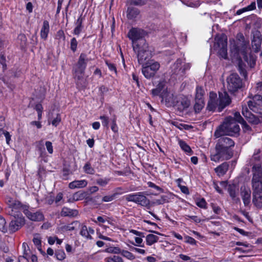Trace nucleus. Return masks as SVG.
<instances>
[{"label":"nucleus","instance_id":"29","mask_svg":"<svg viewBox=\"0 0 262 262\" xmlns=\"http://www.w3.org/2000/svg\"><path fill=\"white\" fill-rule=\"evenodd\" d=\"M21 223L17 220H12L9 224V230L12 232H14L21 227Z\"/></svg>","mask_w":262,"mask_h":262},{"label":"nucleus","instance_id":"30","mask_svg":"<svg viewBox=\"0 0 262 262\" xmlns=\"http://www.w3.org/2000/svg\"><path fill=\"white\" fill-rule=\"evenodd\" d=\"M180 103L178 108L180 111H183L185 108H188L190 105V101L186 97L182 98L181 101L178 102Z\"/></svg>","mask_w":262,"mask_h":262},{"label":"nucleus","instance_id":"27","mask_svg":"<svg viewBox=\"0 0 262 262\" xmlns=\"http://www.w3.org/2000/svg\"><path fill=\"white\" fill-rule=\"evenodd\" d=\"M165 86L164 81H160L157 85L156 88L151 90V94L153 96L159 95L161 96V91L163 90Z\"/></svg>","mask_w":262,"mask_h":262},{"label":"nucleus","instance_id":"3","mask_svg":"<svg viewBox=\"0 0 262 262\" xmlns=\"http://www.w3.org/2000/svg\"><path fill=\"white\" fill-rule=\"evenodd\" d=\"M233 156V149L224 148L215 145V152L211 154L210 159L212 161L218 162L220 161L228 160L231 159Z\"/></svg>","mask_w":262,"mask_h":262},{"label":"nucleus","instance_id":"42","mask_svg":"<svg viewBox=\"0 0 262 262\" xmlns=\"http://www.w3.org/2000/svg\"><path fill=\"white\" fill-rule=\"evenodd\" d=\"M104 251L109 253L119 254L121 253V249L117 247H109Z\"/></svg>","mask_w":262,"mask_h":262},{"label":"nucleus","instance_id":"16","mask_svg":"<svg viewBox=\"0 0 262 262\" xmlns=\"http://www.w3.org/2000/svg\"><path fill=\"white\" fill-rule=\"evenodd\" d=\"M161 97L162 100H165L166 104L168 106H171L174 105L175 100L173 98V94L163 90L162 93L161 94Z\"/></svg>","mask_w":262,"mask_h":262},{"label":"nucleus","instance_id":"19","mask_svg":"<svg viewBox=\"0 0 262 262\" xmlns=\"http://www.w3.org/2000/svg\"><path fill=\"white\" fill-rule=\"evenodd\" d=\"M94 233V230L91 227L89 228L85 225H82L80 231V234L86 239H92V234Z\"/></svg>","mask_w":262,"mask_h":262},{"label":"nucleus","instance_id":"25","mask_svg":"<svg viewBox=\"0 0 262 262\" xmlns=\"http://www.w3.org/2000/svg\"><path fill=\"white\" fill-rule=\"evenodd\" d=\"M229 164L227 162H224L216 168H215V171L219 176L224 175L228 170Z\"/></svg>","mask_w":262,"mask_h":262},{"label":"nucleus","instance_id":"61","mask_svg":"<svg viewBox=\"0 0 262 262\" xmlns=\"http://www.w3.org/2000/svg\"><path fill=\"white\" fill-rule=\"evenodd\" d=\"M116 195L117 193H114L113 194L111 195L104 196L102 198V201L105 202H111L115 199Z\"/></svg>","mask_w":262,"mask_h":262},{"label":"nucleus","instance_id":"38","mask_svg":"<svg viewBox=\"0 0 262 262\" xmlns=\"http://www.w3.org/2000/svg\"><path fill=\"white\" fill-rule=\"evenodd\" d=\"M171 124L181 130L183 129L188 130L191 128V126L189 125L182 124L178 121H172Z\"/></svg>","mask_w":262,"mask_h":262},{"label":"nucleus","instance_id":"1","mask_svg":"<svg viewBox=\"0 0 262 262\" xmlns=\"http://www.w3.org/2000/svg\"><path fill=\"white\" fill-rule=\"evenodd\" d=\"M239 130V125L232 117L229 116L225 119L223 123L215 130L214 136L216 138L225 135L232 136L238 134Z\"/></svg>","mask_w":262,"mask_h":262},{"label":"nucleus","instance_id":"63","mask_svg":"<svg viewBox=\"0 0 262 262\" xmlns=\"http://www.w3.org/2000/svg\"><path fill=\"white\" fill-rule=\"evenodd\" d=\"M45 144L48 152L50 154H52L53 152L52 143L50 141H46Z\"/></svg>","mask_w":262,"mask_h":262},{"label":"nucleus","instance_id":"31","mask_svg":"<svg viewBox=\"0 0 262 262\" xmlns=\"http://www.w3.org/2000/svg\"><path fill=\"white\" fill-rule=\"evenodd\" d=\"M158 239L159 237L157 236L152 234H148L146 237V244L147 245L151 246L157 242Z\"/></svg>","mask_w":262,"mask_h":262},{"label":"nucleus","instance_id":"36","mask_svg":"<svg viewBox=\"0 0 262 262\" xmlns=\"http://www.w3.org/2000/svg\"><path fill=\"white\" fill-rule=\"evenodd\" d=\"M33 242L34 244L36 246L37 249L42 252L41 250V240L40 235L38 234L34 235Z\"/></svg>","mask_w":262,"mask_h":262},{"label":"nucleus","instance_id":"48","mask_svg":"<svg viewBox=\"0 0 262 262\" xmlns=\"http://www.w3.org/2000/svg\"><path fill=\"white\" fill-rule=\"evenodd\" d=\"M121 255L123 256L124 257L132 260L134 259L135 257V256L130 252L126 251V250H121Z\"/></svg>","mask_w":262,"mask_h":262},{"label":"nucleus","instance_id":"51","mask_svg":"<svg viewBox=\"0 0 262 262\" xmlns=\"http://www.w3.org/2000/svg\"><path fill=\"white\" fill-rule=\"evenodd\" d=\"M85 197L84 193L77 192L73 195V200L75 201H79L83 199Z\"/></svg>","mask_w":262,"mask_h":262},{"label":"nucleus","instance_id":"44","mask_svg":"<svg viewBox=\"0 0 262 262\" xmlns=\"http://www.w3.org/2000/svg\"><path fill=\"white\" fill-rule=\"evenodd\" d=\"M106 262H123L122 258L117 255H114L113 257H108L105 258Z\"/></svg>","mask_w":262,"mask_h":262},{"label":"nucleus","instance_id":"46","mask_svg":"<svg viewBox=\"0 0 262 262\" xmlns=\"http://www.w3.org/2000/svg\"><path fill=\"white\" fill-rule=\"evenodd\" d=\"M6 224V222L5 219L0 215V230L4 233H6L7 231Z\"/></svg>","mask_w":262,"mask_h":262},{"label":"nucleus","instance_id":"62","mask_svg":"<svg viewBox=\"0 0 262 262\" xmlns=\"http://www.w3.org/2000/svg\"><path fill=\"white\" fill-rule=\"evenodd\" d=\"M185 219L186 220H189V219L192 220L195 223H199L201 222V220L197 216L195 215H186Z\"/></svg>","mask_w":262,"mask_h":262},{"label":"nucleus","instance_id":"7","mask_svg":"<svg viewBox=\"0 0 262 262\" xmlns=\"http://www.w3.org/2000/svg\"><path fill=\"white\" fill-rule=\"evenodd\" d=\"M214 45V49H218V54L223 58H227V37L224 34H222L215 38Z\"/></svg>","mask_w":262,"mask_h":262},{"label":"nucleus","instance_id":"52","mask_svg":"<svg viewBox=\"0 0 262 262\" xmlns=\"http://www.w3.org/2000/svg\"><path fill=\"white\" fill-rule=\"evenodd\" d=\"M110 179L108 178H104V179H98L96 180V183L97 184L101 186H106L109 182Z\"/></svg>","mask_w":262,"mask_h":262},{"label":"nucleus","instance_id":"37","mask_svg":"<svg viewBox=\"0 0 262 262\" xmlns=\"http://www.w3.org/2000/svg\"><path fill=\"white\" fill-rule=\"evenodd\" d=\"M169 201V198L166 195H162L159 199H156L153 202L152 204L154 205H161L165 203L168 202Z\"/></svg>","mask_w":262,"mask_h":262},{"label":"nucleus","instance_id":"33","mask_svg":"<svg viewBox=\"0 0 262 262\" xmlns=\"http://www.w3.org/2000/svg\"><path fill=\"white\" fill-rule=\"evenodd\" d=\"M205 105L204 100L201 99L195 100V104L194 105V110L195 113H199L204 107Z\"/></svg>","mask_w":262,"mask_h":262},{"label":"nucleus","instance_id":"41","mask_svg":"<svg viewBox=\"0 0 262 262\" xmlns=\"http://www.w3.org/2000/svg\"><path fill=\"white\" fill-rule=\"evenodd\" d=\"M131 5L137 6H142L146 5L148 0H129Z\"/></svg>","mask_w":262,"mask_h":262},{"label":"nucleus","instance_id":"28","mask_svg":"<svg viewBox=\"0 0 262 262\" xmlns=\"http://www.w3.org/2000/svg\"><path fill=\"white\" fill-rule=\"evenodd\" d=\"M23 247L24 249V254L22 256H19L18 261L19 262H27L29 257V252H28V250H27L26 248H29V247L27 244L23 243Z\"/></svg>","mask_w":262,"mask_h":262},{"label":"nucleus","instance_id":"15","mask_svg":"<svg viewBox=\"0 0 262 262\" xmlns=\"http://www.w3.org/2000/svg\"><path fill=\"white\" fill-rule=\"evenodd\" d=\"M238 190L237 187L234 184L229 185L228 187V192L232 200L236 203L240 202V199L238 197Z\"/></svg>","mask_w":262,"mask_h":262},{"label":"nucleus","instance_id":"49","mask_svg":"<svg viewBox=\"0 0 262 262\" xmlns=\"http://www.w3.org/2000/svg\"><path fill=\"white\" fill-rule=\"evenodd\" d=\"M55 256L57 259L62 260L66 257L64 252L61 250H58L55 252Z\"/></svg>","mask_w":262,"mask_h":262},{"label":"nucleus","instance_id":"9","mask_svg":"<svg viewBox=\"0 0 262 262\" xmlns=\"http://www.w3.org/2000/svg\"><path fill=\"white\" fill-rule=\"evenodd\" d=\"M142 73L145 78L150 79L153 77L160 68V64L157 61H152L148 64L142 66Z\"/></svg>","mask_w":262,"mask_h":262},{"label":"nucleus","instance_id":"58","mask_svg":"<svg viewBox=\"0 0 262 262\" xmlns=\"http://www.w3.org/2000/svg\"><path fill=\"white\" fill-rule=\"evenodd\" d=\"M116 116L114 115L113 118L112 120L111 126V129L114 133H117L118 132V127L116 124Z\"/></svg>","mask_w":262,"mask_h":262},{"label":"nucleus","instance_id":"13","mask_svg":"<svg viewBox=\"0 0 262 262\" xmlns=\"http://www.w3.org/2000/svg\"><path fill=\"white\" fill-rule=\"evenodd\" d=\"M234 142L231 138L227 137H220L215 145L224 148L232 149V147H234Z\"/></svg>","mask_w":262,"mask_h":262},{"label":"nucleus","instance_id":"59","mask_svg":"<svg viewBox=\"0 0 262 262\" xmlns=\"http://www.w3.org/2000/svg\"><path fill=\"white\" fill-rule=\"evenodd\" d=\"M105 63L111 71L114 72L116 74H117L116 67L114 63L109 62L108 60H105Z\"/></svg>","mask_w":262,"mask_h":262},{"label":"nucleus","instance_id":"23","mask_svg":"<svg viewBox=\"0 0 262 262\" xmlns=\"http://www.w3.org/2000/svg\"><path fill=\"white\" fill-rule=\"evenodd\" d=\"M49 30L50 26L49 22L45 20L43 22V25L40 30V37L45 40L47 39Z\"/></svg>","mask_w":262,"mask_h":262},{"label":"nucleus","instance_id":"10","mask_svg":"<svg viewBox=\"0 0 262 262\" xmlns=\"http://www.w3.org/2000/svg\"><path fill=\"white\" fill-rule=\"evenodd\" d=\"M5 202L11 209V212L10 213V214L13 216L15 215V214L13 213L14 210H15L16 212H17V210H19L23 211V207H27V206L23 205L19 201L14 200L9 196H6Z\"/></svg>","mask_w":262,"mask_h":262},{"label":"nucleus","instance_id":"35","mask_svg":"<svg viewBox=\"0 0 262 262\" xmlns=\"http://www.w3.org/2000/svg\"><path fill=\"white\" fill-rule=\"evenodd\" d=\"M261 43V39L260 38L254 37L251 43L252 48L255 51H258L260 49Z\"/></svg>","mask_w":262,"mask_h":262},{"label":"nucleus","instance_id":"54","mask_svg":"<svg viewBox=\"0 0 262 262\" xmlns=\"http://www.w3.org/2000/svg\"><path fill=\"white\" fill-rule=\"evenodd\" d=\"M242 114L243 116L247 119L250 118L253 115L251 112L249 111L246 106H245V107L243 106Z\"/></svg>","mask_w":262,"mask_h":262},{"label":"nucleus","instance_id":"12","mask_svg":"<svg viewBox=\"0 0 262 262\" xmlns=\"http://www.w3.org/2000/svg\"><path fill=\"white\" fill-rule=\"evenodd\" d=\"M23 212L30 220L35 222H39L42 221L44 219L43 214L39 212H32L28 209V207H23Z\"/></svg>","mask_w":262,"mask_h":262},{"label":"nucleus","instance_id":"22","mask_svg":"<svg viewBox=\"0 0 262 262\" xmlns=\"http://www.w3.org/2000/svg\"><path fill=\"white\" fill-rule=\"evenodd\" d=\"M88 184V182L85 180H75L69 184V187L70 189L82 188L85 187Z\"/></svg>","mask_w":262,"mask_h":262},{"label":"nucleus","instance_id":"26","mask_svg":"<svg viewBox=\"0 0 262 262\" xmlns=\"http://www.w3.org/2000/svg\"><path fill=\"white\" fill-rule=\"evenodd\" d=\"M182 63V60L180 59H178L174 62V63L172 65V66L171 68L172 74L181 75Z\"/></svg>","mask_w":262,"mask_h":262},{"label":"nucleus","instance_id":"40","mask_svg":"<svg viewBox=\"0 0 262 262\" xmlns=\"http://www.w3.org/2000/svg\"><path fill=\"white\" fill-rule=\"evenodd\" d=\"M179 145L183 150L186 152L190 153L192 150L190 146L182 140L179 141Z\"/></svg>","mask_w":262,"mask_h":262},{"label":"nucleus","instance_id":"55","mask_svg":"<svg viewBox=\"0 0 262 262\" xmlns=\"http://www.w3.org/2000/svg\"><path fill=\"white\" fill-rule=\"evenodd\" d=\"M100 119L102 120V124L103 126L106 127L107 128H108V123H109V119L108 117L103 115L101 116L100 117Z\"/></svg>","mask_w":262,"mask_h":262},{"label":"nucleus","instance_id":"47","mask_svg":"<svg viewBox=\"0 0 262 262\" xmlns=\"http://www.w3.org/2000/svg\"><path fill=\"white\" fill-rule=\"evenodd\" d=\"M252 100L254 101L255 104H257L258 106L262 105V96L260 95H255L253 98Z\"/></svg>","mask_w":262,"mask_h":262},{"label":"nucleus","instance_id":"56","mask_svg":"<svg viewBox=\"0 0 262 262\" xmlns=\"http://www.w3.org/2000/svg\"><path fill=\"white\" fill-rule=\"evenodd\" d=\"M78 222H74L71 225H66L62 227V230L65 231H72L75 229V227L73 226L74 224H78Z\"/></svg>","mask_w":262,"mask_h":262},{"label":"nucleus","instance_id":"5","mask_svg":"<svg viewBox=\"0 0 262 262\" xmlns=\"http://www.w3.org/2000/svg\"><path fill=\"white\" fill-rule=\"evenodd\" d=\"M125 200L147 208H150V200L146 196L145 192L129 194L125 196Z\"/></svg>","mask_w":262,"mask_h":262},{"label":"nucleus","instance_id":"24","mask_svg":"<svg viewBox=\"0 0 262 262\" xmlns=\"http://www.w3.org/2000/svg\"><path fill=\"white\" fill-rule=\"evenodd\" d=\"M78 212L77 210L71 209L68 207H64L61 211L60 214L62 216L74 217L78 215Z\"/></svg>","mask_w":262,"mask_h":262},{"label":"nucleus","instance_id":"45","mask_svg":"<svg viewBox=\"0 0 262 262\" xmlns=\"http://www.w3.org/2000/svg\"><path fill=\"white\" fill-rule=\"evenodd\" d=\"M233 118L234 119L236 123L238 122L242 124H246V122L244 121V119L241 116L239 112H235L234 114V117H233Z\"/></svg>","mask_w":262,"mask_h":262},{"label":"nucleus","instance_id":"64","mask_svg":"<svg viewBox=\"0 0 262 262\" xmlns=\"http://www.w3.org/2000/svg\"><path fill=\"white\" fill-rule=\"evenodd\" d=\"M185 242L187 243H189L191 245H195L196 241L192 238V237L189 236H186L185 237Z\"/></svg>","mask_w":262,"mask_h":262},{"label":"nucleus","instance_id":"2","mask_svg":"<svg viewBox=\"0 0 262 262\" xmlns=\"http://www.w3.org/2000/svg\"><path fill=\"white\" fill-rule=\"evenodd\" d=\"M140 44L142 45L139 46V48H138L136 52H138V62L140 64L144 66V64H148L149 62L152 61L150 60L152 54L151 52L148 49V45L145 39L141 40Z\"/></svg>","mask_w":262,"mask_h":262},{"label":"nucleus","instance_id":"32","mask_svg":"<svg viewBox=\"0 0 262 262\" xmlns=\"http://www.w3.org/2000/svg\"><path fill=\"white\" fill-rule=\"evenodd\" d=\"M245 67L246 65L243 62L242 60H239L238 63V70L240 74L246 79L247 78V74Z\"/></svg>","mask_w":262,"mask_h":262},{"label":"nucleus","instance_id":"17","mask_svg":"<svg viewBox=\"0 0 262 262\" xmlns=\"http://www.w3.org/2000/svg\"><path fill=\"white\" fill-rule=\"evenodd\" d=\"M140 11L137 8L129 7L127 9L126 17L128 19L134 20L140 15Z\"/></svg>","mask_w":262,"mask_h":262},{"label":"nucleus","instance_id":"53","mask_svg":"<svg viewBox=\"0 0 262 262\" xmlns=\"http://www.w3.org/2000/svg\"><path fill=\"white\" fill-rule=\"evenodd\" d=\"M196 205L202 208H206L207 203L204 198H201L199 200H197L196 202Z\"/></svg>","mask_w":262,"mask_h":262},{"label":"nucleus","instance_id":"8","mask_svg":"<svg viewBox=\"0 0 262 262\" xmlns=\"http://www.w3.org/2000/svg\"><path fill=\"white\" fill-rule=\"evenodd\" d=\"M227 88L229 91L234 93L242 87V80L236 73H233L227 78Z\"/></svg>","mask_w":262,"mask_h":262},{"label":"nucleus","instance_id":"43","mask_svg":"<svg viewBox=\"0 0 262 262\" xmlns=\"http://www.w3.org/2000/svg\"><path fill=\"white\" fill-rule=\"evenodd\" d=\"M218 101L209 100L207 104V109L210 111H214L218 107Z\"/></svg>","mask_w":262,"mask_h":262},{"label":"nucleus","instance_id":"21","mask_svg":"<svg viewBox=\"0 0 262 262\" xmlns=\"http://www.w3.org/2000/svg\"><path fill=\"white\" fill-rule=\"evenodd\" d=\"M251 183L253 192L262 191V178H252Z\"/></svg>","mask_w":262,"mask_h":262},{"label":"nucleus","instance_id":"20","mask_svg":"<svg viewBox=\"0 0 262 262\" xmlns=\"http://www.w3.org/2000/svg\"><path fill=\"white\" fill-rule=\"evenodd\" d=\"M252 202L257 208H262V191L253 192Z\"/></svg>","mask_w":262,"mask_h":262},{"label":"nucleus","instance_id":"14","mask_svg":"<svg viewBox=\"0 0 262 262\" xmlns=\"http://www.w3.org/2000/svg\"><path fill=\"white\" fill-rule=\"evenodd\" d=\"M240 191L244 204L245 206L248 205L251 201V191L250 189L245 186H242L240 188Z\"/></svg>","mask_w":262,"mask_h":262},{"label":"nucleus","instance_id":"57","mask_svg":"<svg viewBox=\"0 0 262 262\" xmlns=\"http://www.w3.org/2000/svg\"><path fill=\"white\" fill-rule=\"evenodd\" d=\"M248 105L249 107V108L252 110L254 112H256L257 111V106H258L257 104H255L254 103V101L252 100H249L248 102Z\"/></svg>","mask_w":262,"mask_h":262},{"label":"nucleus","instance_id":"34","mask_svg":"<svg viewBox=\"0 0 262 262\" xmlns=\"http://www.w3.org/2000/svg\"><path fill=\"white\" fill-rule=\"evenodd\" d=\"M195 100H204V96L205 94V91L203 89L201 86H197L195 90Z\"/></svg>","mask_w":262,"mask_h":262},{"label":"nucleus","instance_id":"11","mask_svg":"<svg viewBox=\"0 0 262 262\" xmlns=\"http://www.w3.org/2000/svg\"><path fill=\"white\" fill-rule=\"evenodd\" d=\"M231 102V99L226 92L224 91L223 92H219L218 100L219 111H222L225 107L230 104Z\"/></svg>","mask_w":262,"mask_h":262},{"label":"nucleus","instance_id":"39","mask_svg":"<svg viewBox=\"0 0 262 262\" xmlns=\"http://www.w3.org/2000/svg\"><path fill=\"white\" fill-rule=\"evenodd\" d=\"M84 171L88 174H93L95 171L90 162H86L83 166Z\"/></svg>","mask_w":262,"mask_h":262},{"label":"nucleus","instance_id":"4","mask_svg":"<svg viewBox=\"0 0 262 262\" xmlns=\"http://www.w3.org/2000/svg\"><path fill=\"white\" fill-rule=\"evenodd\" d=\"M145 35V31L141 29L133 28L131 29L128 34V37L132 41V46L135 52L139 48L140 44V41Z\"/></svg>","mask_w":262,"mask_h":262},{"label":"nucleus","instance_id":"18","mask_svg":"<svg viewBox=\"0 0 262 262\" xmlns=\"http://www.w3.org/2000/svg\"><path fill=\"white\" fill-rule=\"evenodd\" d=\"M252 178L261 179L262 178V167L261 164L259 162L254 163L252 168Z\"/></svg>","mask_w":262,"mask_h":262},{"label":"nucleus","instance_id":"6","mask_svg":"<svg viewBox=\"0 0 262 262\" xmlns=\"http://www.w3.org/2000/svg\"><path fill=\"white\" fill-rule=\"evenodd\" d=\"M89 60V59L86 54L83 53L80 54L76 67L74 70V76L75 79L79 80L82 78Z\"/></svg>","mask_w":262,"mask_h":262},{"label":"nucleus","instance_id":"50","mask_svg":"<svg viewBox=\"0 0 262 262\" xmlns=\"http://www.w3.org/2000/svg\"><path fill=\"white\" fill-rule=\"evenodd\" d=\"M77 45L78 42L76 39L75 37L72 38L70 41V48L73 52L76 51Z\"/></svg>","mask_w":262,"mask_h":262},{"label":"nucleus","instance_id":"60","mask_svg":"<svg viewBox=\"0 0 262 262\" xmlns=\"http://www.w3.org/2000/svg\"><path fill=\"white\" fill-rule=\"evenodd\" d=\"M248 120L249 122L254 124H257L260 122L259 119L254 115H252V116L248 119Z\"/></svg>","mask_w":262,"mask_h":262}]
</instances>
